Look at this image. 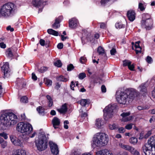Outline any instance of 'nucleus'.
Returning a JSON list of instances; mask_svg holds the SVG:
<instances>
[{
  "label": "nucleus",
  "instance_id": "23",
  "mask_svg": "<svg viewBox=\"0 0 155 155\" xmlns=\"http://www.w3.org/2000/svg\"><path fill=\"white\" fill-rule=\"evenodd\" d=\"M12 155H26V153L25 150L18 149L16 150Z\"/></svg>",
  "mask_w": 155,
  "mask_h": 155
},
{
  "label": "nucleus",
  "instance_id": "39",
  "mask_svg": "<svg viewBox=\"0 0 155 155\" xmlns=\"http://www.w3.org/2000/svg\"><path fill=\"white\" fill-rule=\"evenodd\" d=\"M109 127L110 129L112 130L117 129L118 128V126L114 123L112 124H110Z\"/></svg>",
  "mask_w": 155,
  "mask_h": 155
},
{
  "label": "nucleus",
  "instance_id": "64",
  "mask_svg": "<svg viewBox=\"0 0 155 155\" xmlns=\"http://www.w3.org/2000/svg\"><path fill=\"white\" fill-rule=\"evenodd\" d=\"M45 41L43 39H41L39 41V43L42 46H44L45 45Z\"/></svg>",
  "mask_w": 155,
  "mask_h": 155
},
{
  "label": "nucleus",
  "instance_id": "45",
  "mask_svg": "<svg viewBox=\"0 0 155 155\" xmlns=\"http://www.w3.org/2000/svg\"><path fill=\"white\" fill-rule=\"evenodd\" d=\"M148 107L146 106H139L137 107L138 109L140 110H142L148 109Z\"/></svg>",
  "mask_w": 155,
  "mask_h": 155
},
{
  "label": "nucleus",
  "instance_id": "11",
  "mask_svg": "<svg viewBox=\"0 0 155 155\" xmlns=\"http://www.w3.org/2000/svg\"><path fill=\"white\" fill-rule=\"evenodd\" d=\"M10 139L12 143L15 145L21 147L23 146V139H18L13 135L10 136Z\"/></svg>",
  "mask_w": 155,
  "mask_h": 155
},
{
  "label": "nucleus",
  "instance_id": "7",
  "mask_svg": "<svg viewBox=\"0 0 155 155\" xmlns=\"http://www.w3.org/2000/svg\"><path fill=\"white\" fill-rule=\"evenodd\" d=\"M116 107L117 106L114 105H109L106 106L103 110L104 116L107 118H110Z\"/></svg>",
  "mask_w": 155,
  "mask_h": 155
},
{
  "label": "nucleus",
  "instance_id": "33",
  "mask_svg": "<svg viewBox=\"0 0 155 155\" xmlns=\"http://www.w3.org/2000/svg\"><path fill=\"white\" fill-rule=\"evenodd\" d=\"M44 82L47 86H51L52 84V81L51 80L48 79L47 78H44Z\"/></svg>",
  "mask_w": 155,
  "mask_h": 155
},
{
  "label": "nucleus",
  "instance_id": "32",
  "mask_svg": "<svg viewBox=\"0 0 155 155\" xmlns=\"http://www.w3.org/2000/svg\"><path fill=\"white\" fill-rule=\"evenodd\" d=\"M130 143L133 145H135L138 142V140L136 137H132L129 139Z\"/></svg>",
  "mask_w": 155,
  "mask_h": 155
},
{
  "label": "nucleus",
  "instance_id": "15",
  "mask_svg": "<svg viewBox=\"0 0 155 155\" xmlns=\"http://www.w3.org/2000/svg\"><path fill=\"white\" fill-rule=\"evenodd\" d=\"M152 149L143 146L142 148V154L143 155H155V154L153 153Z\"/></svg>",
  "mask_w": 155,
  "mask_h": 155
},
{
  "label": "nucleus",
  "instance_id": "46",
  "mask_svg": "<svg viewBox=\"0 0 155 155\" xmlns=\"http://www.w3.org/2000/svg\"><path fill=\"white\" fill-rule=\"evenodd\" d=\"M18 81L20 83H21V86L22 88L25 87V86L26 85V83L24 80H19Z\"/></svg>",
  "mask_w": 155,
  "mask_h": 155
},
{
  "label": "nucleus",
  "instance_id": "19",
  "mask_svg": "<svg viewBox=\"0 0 155 155\" xmlns=\"http://www.w3.org/2000/svg\"><path fill=\"white\" fill-rule=\"evenodd\" d=\"M140 88V92L143 96H145L147 94V90L145 83L142 84L139 87Z\"/></svg>",
  "mask_w": 155,
  "mask_h": 155
},
{
  "label": "nucleus",
  "instance_id": "28",
  "mask_svg": "<svg viewBox=\"0 0 155 155\" xmlns=\"http://www.w3.org/2000/svg\"><path fill=\"white\" fill-rule=\"evenodd\" d=\"M36 110L38 113L40 115H44L45 114V108L41 106L38 107Z\"/></svg>",
  "mask_w": 155,
  "mask_h": 155
},
{
  "label": "nucleus",
  "instance_id": "56",
  "mask_svg": "<svg viewBox=\"0 0 155 155\" xmlns=\"http://www.w3.org/2000/svg\"><path fill=\"white\" fill-rule=\"evenodd\" d=\"M118 131L119 133H123L125 131V129L123 127H120L118 129Z\"/></svg>",
  "mask_w": 155,
  "mask_h": 155
},
{
  "label": "nucleus",
  "instance_id": "48",
  "mask_svg": "<svg viewBox=\"0 0 155 155\" xmlns=\"http://www.w3.org/2000/svg\"><path fill=\"white\" fill-rule=\"evenodd\" d=\"M151 98L153 101H155V87L152 92V97Z\"/></svg>",
  "mask_w": 155,
  "mask_h": 155
},
{
  "label": "nucleus",
  "instance_id": "54",
  "mask_svg": "<svg viewBox=\"0 0 155 155\" xmlns=\"http://www.w3.org/2000/svg\"><path fill=\"white\" fill-rule=\"evenodd\" d=\"M0 136L3 137L5 139H7L8 138L7 134L4 132H2L0 133Z\"/></svg>",
  "mask_w": 155,
  "mask_h": 155
},
{
  "label": "nucleus",
  "instance_id": "1",
  "mask_svg": "<svg viewBox=\"0 0 155 155\" xmlns=\"http://www.w3.org/2000/svg\"><path fill=\"white\" fill-rule=\"evenodd\" d=\"M139 94L138 91L134 88H127L121 94L120 98L118 101V102L121 104H129L135 98L139 96Z\"/></svg>",
  "mask_w": 155,
  "mask_h": 155
},
{
  "label": "nucleus",
  "instance_id": "26",
  "mask_svg": "<svg viewBox=\"0 0 155 155\" xmlns=\"http://www.w3.org/2000/svg\"><path fill=\"white\" fill-rule=\"evenodd\" d=\"M115 28L117 29L124 28L125 27V25L123 24L121 21H118L117 22L115 25Z\"/></svg>",
  "mask_w": 155,
  "mask_h": 155
},
{
  "label": "nucleus",
  "instance_id": "43",
  "mask_svg": "<svg viewBox=\"0 0 155 155\" xmlns=\"http://www.w3.org/2000/svg\"><path fill=\"white\" fill-rule=\"evenodd\" d=\"M138 8L141 11H144L145 9L143 4L140 2L139 3Z\"/></svg>",
  "mask_w": 155,
  "mask_h": 155
},
{
  "label": "nucleus",
  "instance_id": "47",
  "mask_svg": "<svg viewBox=\"0 0 155 155\" xmlns=\"http://www.w3.org/2000/svg\"><path fill=\"white\" fill-rule=\"evenodd\" d=\"M146 61L149 64L151 63L153 61V59H152V58L149 56H148L147 57Z\"/></svg>",
  "mask_w": 155,
  "mask_h": 155
},
{
  "label": "nucleus",
  "instance_id": "51",
  "mask_svg": "<svg viewBox=\"0 0 155 155\" xmlns=\"http://www.w3.org/2000/svg\"><path fill=\"white\" fill-rule=\"evenodd\" d=\"M117 52V51L115 48H112L110 50V53L111 55H114Z\"/></svg>",
  "mask_w": 155,
  "mask_h": 155
},
{
  "label": "nucleus",
  "instance_id": "13",
  "mask_svg": "<svg viewBox=\"0 0 155 155\" xmlns=\"http://www.w3.org/2000/svg\"><path fill=\"white\" fill-rule=\"evenodd\" d=\"M144 146L150 149H152L153 147L155 150V136L149 138L148 140L147 143H146Z\"/></svg>",
  "mask_w": 155,
  "mask_h": 155
},
{
  "label": "nucleus",
  "instance_id": "34",
  "mask_svg": "<svg viewBox=\"0 0 155 155\" xmlns=\"http://www.w3.org/2000/svg\"><path fill=\"white\" fill-rule=\"evenodd\" d=\"M142 20H147L151 19L150 15L148 13H143L142 15Z\"/></svg>",
  "mask_w": 155,
  "mask_h": 155
},
{
  "label": "nucleus",
  "instance_id": "16",
  "mask_svg": "<svg viewBox=\"0 0 155 155\" xmlns=\"http://www.w3.org/2000/svg\"><path fill=\"white\" fill-rule=\"evenodd\" d=\"M78 20L76 18H73L69 21V26L71 29L75 28L78 26Z\"/></svg>",
  "mask_w": 155,
  "mask_h": 155
},
{
  "label": "nucleus",
  "instance_id": "22",
  "mask_svg": "<svg viewBox=\"0 0 155 155\" xmlns=\"http://www.w3.org/2000/svg\"><path fill=\"white\" fill-rule=\"evenodd\" d=\"M96 155H113L112 153H110L107 149H105L97 152Z\"/></svg>",
  "mask_w": 155,
  "mask_h": 155
},
{
  "label": "nucleus",
  "instance_id": "44",
  "mask_svg": "<svg viewBox=\"0 0 155 155\" xmlns=\"http://www.w3.org/2000/svg\"><path fill=\"white\" fill-rule=\"evenodd\" d=\"M87 61V59L86 57H81L80 59V62L82 64H84Z\"/></svg>",
  "mask_w": 155,
  "mask_h": 155
},
{
  "label": "nucleus",
  "instance_id": "5",
  "mask_svg": "<svg viewBox=\"0 0 155 155\" xmlns=\"http://www.w3.org/2000/svg\"><path fill=\"white\" fill-rule=\"evenodd\" d=\"M17 131L22 133H26L30 134L33 130L32 125L26 122H20L18 123L16 127Z\"/></svg>",
  "mask_w": 155,
  "mask_h": 155
},
{
  "label": "nucleus",
  "instance_id": "24",
  "mask_svg": "<svg viewBox=\"0 0 155 155\" xmlns=\"http://www.w3.org/2000/svg\"><path fill=\"white\" fill-rule=\"evenodd\" d=\"M78 103L80 104L82 106L85 107L86 104H90L89 100L86 99H81V100L78 101Z\"/></svg>",
  "mask_w": 155,
  "mask_h": 155
},
{
  "label": "nucleus",
  "instance_id": "37",
  "mask_svg": "<svg viewBox=\"0 0 155 155\" xmlns=\"http://www.w3.org/2000/svg\"><path fill=\"white\" fill-rule=\"evenodd\" d=\"M20 101L23 103H27L28 102V98L25 96H23L21 98Z\"/></svg>",
  "mask_w": 155,
  "mask_h": 155
},
{
  "label": "nucleus",
  "instance_id": "9",
  "mask_svg": "<svg viewBox=\"0 0 155 155\" xmlns=\"http://www.w3.org/2000/svg\"><path fill=\"white\" fill-rule=\"evenodd\" d=\"M51 152L54 155H58L59 153V150L58 145L51 141H50L48 143Z\"/></svg>",
  "mask_w": 155,
  "mask_h": 155
},
{
  "label": "nucleus",
  "instance_id": "38",
  "mask_svg": "<svg viewBox=\"0 0 155 155\" xmlns=\"http://www.w3.org/2000/svg\"><path fill=\"white\" fill-rule=\"evenodd\" d=\"M131 64V62L129 60H125L123 61V66L124 67L128 66Z\"/></svg>",
  "mask_w": 155,
  "mask_h": 155
},
{
  "label": "nucleus",
  "instance_id": "36",
  "mask_svg": "<svg viewBox=\"0 0 155 155\" xmlns=\"http://www.w3.org/2000/svg\"><path fill=\"white\" fill-rule=\"evenodd\" d=\"M97 51L99 55H103L104 52V49L101 46H99L98 48Z\"/></svg>",
  "mask_w": 155,
  "mask_h": 155
},
{
  "label": "nucleus",
  "instance_id": "21",
  "mask_svg": "<svg viewBox=\"0 0 155 155\" xmlns=\"http://www.w3.org/2000/svg\"><path fill=\"white\" fill-rule=\"evenodd\" d=\"M53 127L55 129L58 128L56 126H58L60 124V121L58 118L57 117H54L53 118L52 121Z\"/></svg>",
  "mask_w": 155,
  "mask_h": 155
},
{
  "label": "nucleus",
  "instance_id": "57",
  "mask_svg": "<svg viewBox=\"0 0 155 155\" xmlns=\"http://www.w3.org/2000/svg\"><path fill=\"white\" fill-rule=\"evenodd\" d=\"M63 44L62 43H60L58 44L57 46V48L59 49H61L63 48Z\"/></svg>",
  "mask_w": 155,
  "mask_h": 155
},
{
  "label": "nucleus",
  "instance_id": "3",
  "mask_svg": "<svg viewBox=\"0 0 155 155\" xmlns=\"http://www.w3.org/2000/svg\"><path fill=\"white\" fill-rule=\"evenodd\" d=\"M108 140V136L105 134L97 133L93 137V145L95 147L104 146L107 144Z\"/></svg>",
  "mask_w": 155,
  "mask_h": 155
},
{
  "label": "nucleus",
  "instance_id": "20",
  "mask_svg": "<svg viewBox=\"0 0 155 155\" xmlns=\"http://www.w3.org/2000/svg\"><path fill=\"white\" fill-rule=\"evenodd\" d=\"M130 112H124L121 114L120 115L122 117L123 120L124 122H127L131 120L132 119V116H129V117H127L129 116L130 114Z\"/></svg>",
  "mask_w": 155,
  "mask_h": 155
},
{
  "label": "nucleus",
  "instance_id": "27",
  "mask_svg": "<svg viewBox=\"0 0 155 155\" xmlns=\"http://www.w3.org/2000/svg\"><path fill=\"white\" fill-rule=\"evenodd\" d=\"M5 54L6 56L9 58H12L14 56L12 49L11 48H9L7 49L5 52Z\"/></svg>",
  "mask_w": 155,
  "mask_h": 155
},
{
  "label": "nucleus",
  "instance_id": "41",
  "mask_svg": "<svg viewBox=\"0 0 155 155\" xmlns=\"http://www.w3.org/2000/svg\"><path fill=\"white\" fill-rule=\"evenodd\" d=\"M86 77V75L84 73H81L78 75V78L81 80L83 79Z\"/></svg>",
  "mask_w": 155,
  "mask_h": 155
},
{
  "label": "nucleus",
  "instance_id": "55",
  "mask_svg": "<svg viewBox=\"0 0 155 155\" xmlns=\"http://www.w3.org/2000/svg\"><path fill=\"white\" fill-rule=\"evenodd\" d=\"M87 39L88 41H89L91 42H93L94 41L93 37L91 36V35L87 37Z\"/></svg>",
  "mask_w": 155,
  "mask_h": 155
},
{
  "label": "nucleus",
  "instance_id": "30",
  "mask_svg": "<svg viewBox=\"0 0 155 155\" xmlns=\"http://www.w3.org/2000/svg\"><path fill=\"white\" fill-rule=\"evenodd\" d=\"M47 32L50 35H51L56 36H58L59 34L58 32L52 29H48L47 30Z\"/></svg>",
  "mask_w": 155,
  "mask_h": 155
},
{
  "label": "nucleus",
  "instance_id": "14",
  "mask_svg": "<svg viewBox=\"0 0 155 155\" xmlns=\"http://www.w3.org/2000/svg\"><path fill=\"white\" fill-rule=\"evenodd\" d=\"M63 19L62 16H60L56 18L54 22L52 25V27L54 29H57L60 27V23Z\"/></svg>",
  "mask_w": 155,
  "mask_h": 155
},
{
  "label": "nucleus",
  "instance_id": "12",
  "mask_svg": "<svg viewBox=\"0 0 155 155\" xmlns=\"http://www.w3.org/2000/svg\"><path fill=\"white\" fill-rule=\"evenodd\" d=\"M1 71L4 74V78L7 77L9 76V73L10 72L8 62L5 63L1 67Z\"/></svg>",
  "mask_w": 155,
  "mask_h": 155
},
{
  "label": "nucleus",
  "instance_id": "29",
  "mask_svg": "<svg viewBox=\"0 0 155 155\" xmlns=\"http://www.w3.org/2000/svg\"><path fill=\"white\" fill-rule=\"evenodd\" d=\"M103 120L102 119H97L96 120V123L95 124L96 126L98 128H101V126L103 125V122H102Z\"/></svg>",
  "mask_w": 155,
  "mask_h": 155
},
{
  "label": "nucleus",
  "instance_id": "35",
  "mask_svg": "<svg viewBox=\"0 0 155 155\" xmlns=\"http://www.w3.org/2000/svg\"><path fill=\"white\" fill-rule=\"evenodd\" d=\"M54 65L58 68H61L62 65V63L60 60H58L54 62Z\"/></svg>",
  "mask_w": 155,
  "mask_h": 155
},
{
  "label": "nucleus",
  "instance_id": "63",
  "mask_svg": "<svg viewBox=\"0 0 155 155\" xmlns=\"http://www.w3.org/2000/svg\"><path fill=\"white\" fill-rule=\"evenodd\" d=\"M70 86L71 88V89L73 90H74V87L75 86V83L73 81H72L71 82V84L70 85Z\"/></svg>",
  "mask_w": 155,
  "mask_h": 155
},
{
  "label": "nucleus",
  "instance_id": "62",
  "mask_svg": "<svg viewBox=\"0 0 155 155\" xmlns=\"http://www.w3.org/2000/svg\"><path fill=\"white\" fill-rule=\"evenodd\" d=\"M53 100L48 101V106L49 107H51L53 105Z\"/></svg>",
  "mask_w": 155,
  "mask_h": 155
},
{
  "label": "nucleus",
  "instance_id": "18",
  "mask_svg": "<svg viewBox=\"0 0 155 155\" xmlns=\"http://www.w3.org/2000/svg\"><path fill=\"white\" fill-rule=\"evenodd\" d=\"M68 104L66 103L63 104L61 108L58 109V111L60 114H65L68 111Z\"/></svg>",
  "mask_w": 155,
  "mask_h": 155
},
{
  "label": "nucleus",
  "instance_id": "53",
  "mask_svg": "<svg viewBox=\"0 0 155 155\" xmlns=\"http://www.w3.org/2000/svg\"><path fill=\"white\" fill-rule=\"evenodd\" d=\"M128 69L131 71H135L134 69V64H131L128 67Z\"/></svg>",
  "mask_w": 155,
  "mask_h": 155
},
{
  "label": "nucleus",
  "instance_id": "52",
  "mask_svg": "<svg viewBox=\"0 0 155 155\" xmlns=\"http://www.w3.org/2000/svg\"><path fill=\"white\" fill-rule=\"evenodd\" d=\"M132 125L133 124H127L125 126V128L127 130H130L132 128Z\"/></svg>",
  "mask_w": 155,
  "mask_h": 155
},
{
  "label": "nucleus",
  "instance_id": "17",
  "mask_svg": "<svg viewBox=\"0 0 155 155\" xmlns=\"http://www.w3.org/2000/svg\"><path fill=\"white\" fill-rule=\"evenodd\" d=\"M135 13L134 11H128L127 13V16L128 19L130 21H132L135 18Z\"/></svg>",
  "mask_w": 155,
  "mask_h": 155
},
{
  "label": "nucleus",
  "instance_id": "40",
  "mask_svg": "<svg viewBox=\"0 0 155 155\" xmlns=\"http://www.w3.org/2000/svg\"><path fill=\"white\" fill-rule=\"evenodd\" d=\"M48 69L45 66H42L40 68H38V71L41 73H43L46 71Z\"/></svg>",
  "mask_w": 155,
  "mask_h": 155
},
{
  "label": "nucleus",
  "instance_id": "49",
  "mask_svg": "<svg viewBox=\"0 0 155 155\" xmlns=\"http://www.w3.org/2000/svg\"><path fill=\"white\" fill-rule=\"evenodd\" d=\"M130 146L127 145H122L121 144V147L122 148L125 149L126 150H128L130 148Z\"/></svg>",
  "mask_w": 155,
  "mask_h": 155
},
{
  "label": "nucleus",
  "instance_id": "4",
  "mask_svg": "<svg viewBox=\"0 0 155 155\" xmlns=\"http://www.w3.org/2000/svg\"><path fill=\"white\" fill-rule=\"evenodd\" d=\"M48 137L45 134H41L39 136L38 139L35 142L38 150L40 151L45 150L47 148Z\"/></svg>",
  "mask_w": 155,
  "mask_h": 155
},
{
  "label": "nucleus",
  "instance_id": "50",
  "mask_svg": "<svg viewBox=\"0 0 155 155\" xmlns=\"http://www.w3.org/2000/svg\"><path fill=\"white\" fill-rule=\"evenodd\" d=\"M1 144L2 148H5L6 147L7 145V142L6 141H5L4 140L2 142Z\"/></svg>",
  "mask_w": 155,
  "mask_h": 155
},
{
  "label": "nucleus",
  "instance_id": "58",
  "mask_svg": "<svg viewBox=\"0 0 155 155\" xmlns=\"http://www.w3.org/2000/svg\"><path fill=\"white\" fill-rule=\"evenodd\" d=\"M26 117L25 114L24 113L21 115L20 119L21 120H26Z\"/></svg>",
  "mask_w": 155,
  "mask_h": 155
},
{
  "label": "nucleus",
  "instance_id": "6",
  "mask_svg": "<svg viewBox=\"0 0 155 155\" xmlns=\"http://www.w3.org/2000/svg\"><path fill=\"white\" fill-rule=\"evenodd\" d=\"M9 112H4L0 117V120L1 125H2L1 128L3 130H6L9 126V121L8 118Z\"/></svg>",
  "mask_w": 155,
  "mask_h": 155
},
{
  "label": "nucleus",
  "instance_id": "10",
  "mask_svg": "<svg viewBox=\"0 0 155 155\" xmlns=\"http://www.w3.org/2000/svg\"><path fill=\"white\" fill-rule=\"evenodd\" d=\"M8 118L9 121V126L11 125H14L19 121V119H18L17 116L12 112H9Z\"/></svg>",
  "mask_w": 155,
  "mask_h": 155
},
{
  "label": "nucleus",
  "instance_id": "2",
  "mask_svg": "<svg viewBox=\"0 0 155 155\" xmlns=\"http://www.w3.org/2000/svg\"><path fill=\"white\" fill-rule=\"evenodd\" d=\"M15 5L12 2L5 4L0 8V17L7 18L12 17L15 13Z\"/></svg>",
  "mask_w": 155,
  "mask_h": 155
},
{
  "label": "nucleus",
  "instance_id": "59",
  "mask_svg": "<svg viewBox=\"0 0 155 155\" xmlns=\"http://www.w3.org/2000/svg\"><path fill=\"white\" fill-rule=\"evenodd\" d=\"M135 150H136L134 148L130 146L128 151H129L132 154H133L135 152Z\"/></svg>",
  "mask_w": 155,
  "mask_h": 155
},
{
  "label": "nucleus",
  "instance_id": "60",
  "mask_svg": "<svg viewBox=\"0 0 155 155\" xmlns=\"http://www.w3.org/2000/svg\"><path fill=\"white\" fill-rule=\"evenodd\" d=\"M151 134V132L150 131H149L144 136V138L146 139Z\"/></svg>",
  "mask_w": 155,
  "mask_h": 155
},
{
  "label": "nucleus",
  "instance_id": "8",
  "mask_svg": "<svg viewBox=\"0 0 155 155\" xmlns=\"http://www.w3.org/2000/svg\"><path fill=\"white\" fill-rule=\"evenodd\" d=\"M153 21L152 19L148 20H142L141 24L142 27H144L146 30H150L152 29L153 25Z\"/></svg>",
  "mask_w": 155,
  "mask_h": 155
},
{
  "label": "nucleus",
  "instance_id": "31",
  "mask_svg": "<svg viewBox=\"0 0 155 155\" xmlns=\"http://www.w3.org/2000/svg\"><path fill=\"white\" fill-rule=\"evenodd\" d=\"M56 79L57 81L64 82H66L68 80L67 78H65L64 76L63 75H60L57 76L56 77Z\"/></svg>",
  "mask_w": 155,
  "mask_h": 155
},
{
  "label": "nucleus",
  "instance_id": "42",
  "mask_svg": "<svg viewBox=\"0 0 155 155\" xmlns=\"http://www.w3.org/2000/svg\"><path fill=\"white\" fill-rule=\"evenodd\" d=\"M74 68V67L73 64H71L67 66V70L68 71H70Z\"/></svg>",
  "mask_w": 155,
  "mask_h": 155
},
{
  "label": "nucleus",
  "instance_id": "61",
  "mask_svg": "<svg viewBox=\"0 0 155 155\" xmlns=\"http://www.w3.org/2000/svg\"><path fill=\"white\" fill-rule=\"evenodd\" d=\"M101 91L103 93H105L106 91V88L105 86L104 85H103L101 86Z\"/></svg>",
  "mask_w": 155,
  "mask_h": 155
},
{
  "label": "nucleus",
  "instance_id": "25",
  "mask_svg": "<svg viewBox=\"0 0 155 155\" xmlns=\"http://www.w3.org/2000/svg\"><path fill=\"white\" fill-rule=\"evenodd\" d=\"M43 2V0H35L33 2V4L35 7H39L41 6Z\"/></svg>",
  "mask_w": 155,
  "mask_h": 155
}]
</instances>
